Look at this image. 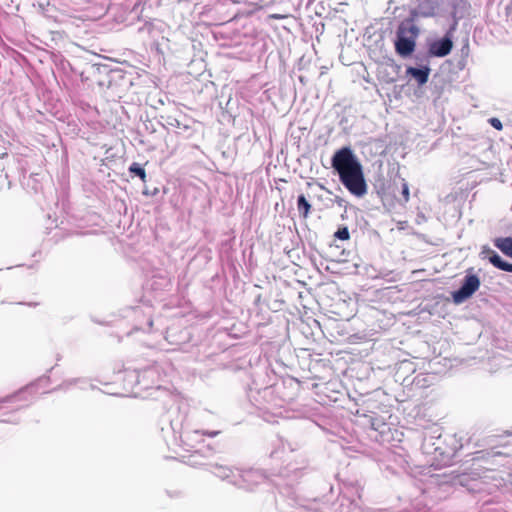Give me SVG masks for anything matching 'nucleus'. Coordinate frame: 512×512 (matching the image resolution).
<instances>
[{
	"label": "nucleus",
	"mask_w": 512,
	"mask_h": 512,
	"mask_svg": "<svg viewBox=\"0 0 512 512\" xmlns=\"http://www.w3.org/2000/svg\"><path fill=\"white\" fill-rule=\"evenodd\" d=\"M331 166L351 194L357 197L366 194L367 184L362 165L350 147H342L337 150L331 159Z\"/></svg>",
	"instance_id": "f257e3e1"
},
{
	"label": "nucleus",
	"mask_w": 512,
	"mask_h": 512,
	"mask_svg": "<svg viewBox=\"0 0 512 512\" xmlns=\"http://www.w3.org/2000/svg\"><path fill=\"white\" fill-rule=\"evenodd\" d=\"M418 34L419 28L416 25L410 21L402 22L396 32V52L402 57L411 55L415 50Z\"/></svg>",
	"instance_id": "f03ea898"
},
{
	"label": "nucleus",
	"mask_w": 512,
	"mask_h": 512,
	"mask_svg": "<svg viewBox=\"0 0 512 512\" xmlns=\"http://www.w3.org/2000/svg\"><path fill=\"white\" fill-rule=\"evenodd\" d=\"M480 287V279L475 274L465 275L460 288L452 292V299L455 304H462L469 299Z\"/></svg>",
	"instance_id": "7ed1b4c3"
},
{
	"label": "nucleus",
	"mask_w": 512,
	"mask_h": 512,
	"mask_svg": "<svg viewBox=\"0 0 512 512\" xmlns=\"http://www.w3.org/2000/svg\"><path fill=\"white\" fill-rule=\"evenodd\" d=\"M265 475L259 470H237V479L231 480V483L241 489L253 490L254 487L265 481Z\"/></svg>",
	"instance_id": "20e7f679"
},
{
	"label": "nucleus",
	"mask_w": 512,
	"mask_h": 512,
	"mask_svg": "<svg viewBox=\"0 0 512 512\" xmlns=\"http://www.w3.org/2000/svg\"><path fill=\"white\" fill-rule=\"evenodd\" d=\"M162 368L159 365H153L140 372L141 389L147 390L152 387L160 388L162 381Z\"/></svg>",
	"instance_id": "39448f33"
},
{
	"label": "nucleus",
	"mask_w": 512,
	"mask_h": 512,
	"mask_svg": "<svg viewBox=\"0 0 512 512\" xmlns=\"http://www.w3.org/2000/svg\"><path fill=\"white\" fill-rule=\"evenodd\" d=\"M466 9L467 2L465 0L454 1V5L450 8V16L452 21L445 33V36L453 40V36L457 30L459 20L464 17Z\"/></svg>",
	"instance_id": "423d86ee"
},
{
	"label": "nucleus",
	"mask_w": 512,
	"mask_h": 512,
	"mask_svg": "<svg viewBox=\"0 0 512 512\" xmlns=\"http://www.w3.org/2000/svg\"><path fill=\"white\" fill-rule=\"evenodd\" d=\"M480 256L483 259H488V261L496 268L506 271L512 272V264L504 261L497 252L492 250L488 246H483L480 252Z\"/></svg>",
	"instance_id": "0eeeda50"
},
{
	"label": "nucleus",
	"mask_w": 512,
	"mask_h": 512,
	"mask_svg": "<svg viewBox=\"0 0 512 512\" xmlns=\"http://www.w3.org/2000/svg\"><path fill=\"white\" fill-rule=\"evenodd\" d=\"M452 48L453 40L444 35L441 39L429 44L428 52L435 57H445L451 52Z\"/></svg>",
	"instance_id": "6e6552de"
},
{
	"label": "nucleus",
	"mask_w": 512,
	"mask_h": 512,
	"mask_svg": "<svg viewBox=\"0 0 512 512\" xmlns=\"http://www.w3.org/2000/svg\"><path fill=\"white\" fill-rule=\"evenodd\" d=\"M210 470L221 480H226L231 483V480L237 479V470L235 471L231 467L215 463L210 465Z\"/></svg>",
	"instance_id": "1a4fd4ad"
},
{
	"label": "nucleus",
	"mask_w": 512,
	"mask_h": 512,
	"mask_svg": "<svg viewBox=\"0 0 512 512\" xmlns=\"http://www.w3.org/2000/svg\"><path fill=\"white\" fill-rule=\"evenodd\" d=\"M430 68L428 66H422L419 68L416 67H408L406 69V74L413 77L419 86L427 83L430 75Z\"/></svg>",
	"instance_id": "9d476101"
},
{
	"label": "nucleus",
	"mask_w": 512,
	"mask_h": 512,
	"mask_svg": "<svg viewBox=\"0 0 512 512\" xmlns=\"http://www.w3.org/2000/svg\"><path fill=\"white\" fill-rule=\"evenodd\" d=\"M494 245L506 256L512 258V237L496 238Z\"/></svg>",
	"instance_id": "9b49d317"
},
{
	"label": "nucleus",
	"mask_w": 512,
	"mask_h": 512,
	"mask_svg": "<svg viewBox=\"0 0 512 512\" xmlns=\"http://www.w3.org/2000/svg\"><path fill=\"white\" fill-rule=\"evenodd\" d=\"M124 382L130 387L139 386L141 388L140 372L137 370H126L124 374Z\"/></svg>",
	"instance_id": "f8f14e48"
},
{
	"label": "nucleus",
	"mask_w": 512,
	"mask_h": 512,
	"mask_svg": "<svg viewBox=\"0 0 512 512\" xmlns=\"http://www.w3.org/2000/svg\"><path fill=\"white\" fill-rule=\"evenodd\" d=\"M297 209L302 217H308L311 210V205L303 194L299 195L297 198Z\"/></svg>",
	"instance_id": "ddd939ff"
},
{
	"label": "nucleus",
	"mask_w": 512,
	"mask_h": 512,
	"mask_svg": "<svg viewBox=\"0 0 512 512\" xmlns=\"http://www.w3.org/2000/svg\"><path fill=\"white\" fill-rule=\"evenodd\" d=\"M129 172L134 174L135 176H138L143 182L146 181V172L145 169L137 162H133L129 166Z\"/></svg>",
	"instance_id": "4468645a"
},
{
	"label": "nucleus",
	"mask_w": 512,
	"mask_h": 512,
	"mask_svg": "<svg viewBox=\"0 0 512 512\" xmlns=\"http://www.w3.org/2000/svg\"><path fill=\"white\" fill-rule=\"evenodd\" d=\"M199 434H201V435H207V436H209V437H215V436H217V435H219V434H220V431H218V430H214V431H208V430H202V431H200V430H195V431H193V432H188V433H186V435H185V436H186V438H187V439H189V440H190V439H192L194 436H197V435H199Z\"/></svg>",
	"instance_id": "2eb2a0df"
},
{
	"label": "nucleus",
	"mask_w": 512,
	"mask_h": 512,
	"mask_svg": "<svg viewBox=\"0 0 512 512\" xmlns=\"http://www.w3.org/2000/svg\"><path fill=\"white\" fill-rule=\"evenodd\" d=\"M339 240H348L350 238L349 230L346 226L340 227L334 234Z\"/></svg>",
	"instance_id": "dca6fc26"
},
{
	"label": "nucleus",
	"mask_w": 512,
	"mask_h": 512,
	"mask_svg": "<svg viewBox=\"0 0 512 512\" xmlns=\"http://www.w3.org/2000/svg\"><path fill=\"white\" fill-rule=\"evenodd\" d=\"M79 382H85V381H84V380H82V379H71V380H67V381H65V382L60 386V388H61V389H65V390H66V389H68L70 386L75 385V384H77V383H79Z\"/></svg>",
	"instance_id": "f3484780"
},
{
	"label": "nucleus",
	"mask_w": 512,
	"mask_h": 512,
	"mask_svg": "<svg viewBox=\"0 0 512 512\" xmlns=\"http://www.w3.org/2000/svg\"><path fill=\"white\" fill-rule=\"evenodd\" d=\"M402 195H403L404 201L408 202L409 201V187H408V184L405 182V180H403V183H402Z\"/></svg>",
	"instance_id": "a211bd4d"
},
{
	"label": "nucleus",
	"mask_w": 512,
	"mask_h": 512,
	"mask_svg": "<svg viewBox=\"0 0 512 512\" xmlns=\"http://www.w3.org/2000/svg\"><path fill=\"white\" fill-rule=\"evenodd\" d=\"M278 441L280 442L283 451H285L286 449H288L290 452L295 450V448L292 447L288 441H285L282 438H279Z\"/></svg>",
	"instance_id": "6ab92c4d"
},
{
	"label": "nucleus",
	"mask_w": 512,
	"mask_h": 512,
	"mask_svg": "<svg viewBox=\"0 0 512 512\" xmlns=\"http://www.w3.org/2000/svg\"><path fill=\"white\" fill-rule=\"evenodd\" d=\"M489 123L497 130H501L503 127L501 121L498 118H490Z\"/></svg>",
	"instance_id": "aec40b11"
},
{
	"label": "nucleus",
	"mask_w": 512,
	"mask_h": 512,
	"mask_svg": "<svg viewBox=\"0 0 512 512\" xmlns=\"http://www.w3.org/2000/svg\"><path fill=\"white\" fill-rule=\"evenodd\" d=\"M183 420H184V417H182L179 420H171L170 424H171L172 429L175 431L177 428H179L182 425Z\"/></svg>",
	"instance_id": "412c9836"
},
{
	"label": "nucleus",
	"mask_w": 512,
	"mask_h": 512,
	"mask_svg": "<svg viewBox=\"0 0 512 512\" xmlns=\"http://www.w3.org/2000/svg\"><path fill=\"white\" fill-rule=\"evenodd\" d=\"M152 26V23L146 22L141 28H139V32H147L150 34Z\"/></svg>",
	"instance_id": "4be33fe9"
},
{
	"label": "nucleus",
	"mask_w": 512,
	"mask_h": 512,
	"mask_svg": "<svg viewBox=\"0 0 512 512\" xmlns=\"http://www.w3.org/2000/svg\"><path fill=\"white\" fill-rule=\"evenodd\" d=\"M371 426H372V428H373V429H375V430H378V429H379V425H378V423L372 422V423H371Z\"/></svg>",
	"instance_id": "5701e85b"
},
{
	"label": "nucleus",
	"mask_w": 512,
	"mask_h": 512,
	"mask_svg": "<svg viewBox=\"0 0 512 512\" xmlns=\"http://www.w3.org/2000/svg\"><path fill=\"white\" fill-rule=\"evenodd\" d=\"M152 324H153V322H152V320L150 319V320L148 321V325H149V327H151V326H152Z\"/></svg>",
	"instance_id": "b1692460"
},
{
	"label": "nucleus",
	"mask_w": 512,
	"mask_h": 512,
	"mask_svg": "<svg viewBox=\"0 0 512 512\" xmlns=\"http://www.w3.org/2000/svg\"><path fill=\"white\" fill-rule=\"evenodd\" d=\"M510 9H512L511 6H506V10L509 11Z\"/></svg>",
	"instance_id": "393cba45"
}]
</instances>
